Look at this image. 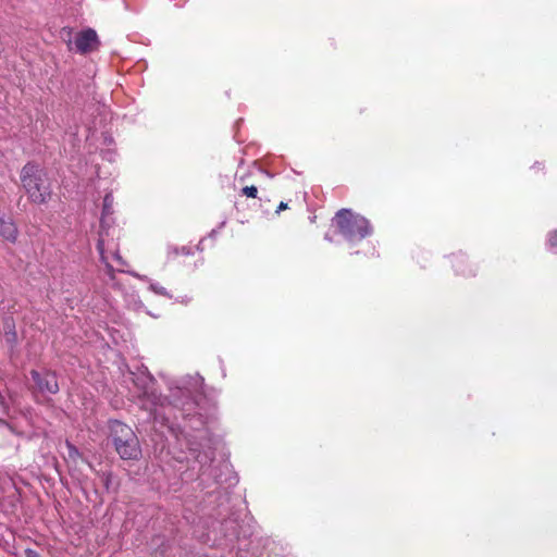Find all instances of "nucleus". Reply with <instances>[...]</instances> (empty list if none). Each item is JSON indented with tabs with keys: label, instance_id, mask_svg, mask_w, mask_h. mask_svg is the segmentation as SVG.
I'll return each mask as SVG.
<instances>
[{
	"label": "nucleus",
	"instance_id": "1",
	"mask_svg": "<svg viewBox=\"0 0 557 557\" xmlns=\"http://www.w3.org/2000/svg\"><path fill=\"white\" fill-rule=\"evenodd\" d=\"M22 187L28 199L34 203H46L52 189L46 171L36 162H27L21 170Z\"/></svg>",
	"mask_w": 557,
	"mask_h": 557
},
{
	"label": "nucleus",
	"instance_id": "2",
	"mask_svg": "<svg viewBox=\"0 0 557 557\" xmlns=\"http://www.w3.org/2000/svg\"><path fill=\"white\" fill-rule=\"evenodd\" d=\"M110 440L115 451L123 460H137L141 456V448L137 435L131 426L121 422L112 421L110 424Z\"/></svg>",
	"mask_w": 557,
	"mask_h": 557
},
{
	"label": "nucleus",
	"instance_id": "3",
	"mask_svg": "<svg viewBox=\"0 0 557 557\" xmlns=\"http://www.w3.org/2000/svg\"><path fill=\"white\" fill-rule=\"evenodd\" d=\"M338 233L348 242L357 243L372 233L370 222L349 209H341L334 218Z\"/></svg>",
	"mask_w": 557,
	"mask_h": 557
},
{
	"label": "nucleus",
	"instance_id": "4",
	"mask_svg": "<svg viewBox=\"0 0 557 557\" xmlns=\"http://www.w3.org/2000/svg\"><path fill=\"white\" fill-rule=\"evenodd\" d=\"M170 403L181 412L183 419L190 418V420L194 421L191 424L193 429H198L203 425L202 416L197 411V398L188 388L180 386L172 388L170 393Z\"/></svg>",
	"mask_w": 557,
	"mask_h": 557
},
{
	"label": "nucleus",
	"instance_id": "5",
	"mask_svg": "<svg viewBox=\"0 0 557 557\" xmlns=\"http://www.w3.org/2000/svg\"><path fill=\"white\" fill-rule=\"evenodd\" d=\"M29 375L33 381L29 391L37 400L39 397L48 399L51 395L59 393L58 375L54 371L46 368L40 370L33 369Z\"/></svg>",
	"mask_w": 557,
	"mask_h": 557
},
{
	"label": "nucleus",
	"instance_id": "6",
	"mask_svg": "<svg viewBox=\"0 0 557 557\" xmlns=\"http://www.w3.org/2000/svg\"><path fill=\"white\" fill-rule=\"evenodd\" d=\"M113 248H115V240H114L113 236H111L108 232H102L100 234V237L98 238L97 249L100 255V260L106 265V273L111 280H114V277H115V275H114L115 269L109 262V257L107 256V249H113Z\"/></svg>",
	"mask_w": 557,
	"mask_h": 557
},
{
	"label": "nucleus",
	"instance_id": "7",
	"mask_svg": "<svg viewBox=\"0 0 557 557\" xmlns=\"http://www.w3.org/2000/svg\"><path fill=\"white\" fill-rule=\"evenodd\" d=\"M74 44L79 53L86 54L98 48V35L92 28L84 29L76 35Z\"/></svg>",
	"mask_w": 557,
	"mask_h": 557
},
{
	"label": "nucleus",
	"instance_id": "8",
	"mask_svg": "<svg viewBox=\"0 0 557 557\" xmlns=\"http://www.w3.org/2000/svg\"><path fill=\"white\" fill-rule=\"evenodd\" d=\"M113 201H114V198H113L112 194L111 193L106 194V196L103 198V205H102L99 235L102 232H108L111 236L114 237L115 230L113 228L111 232V215L113 214Z\"/></svg>",
	"mask_w": 557,
	"mask_h": 557
},
{
	"label": "nucleus",
	"instance_id": "9",
	"mask_svg": "<svg viewBox=\"0 0 557 557\" xmlns=\"http://www.w3.org/2000/svg\"><path fill=\"white\" fill-rule=\"evenodd\" d=\"M17 227L15 226L13 220L9 216L1 215L0 216V236L4 239L14 243L17 238Z\"/></svg>",
	"mask_w": 557,
	"mask_h": 557
},
{
	"label": "nucleus",
	"instance_id": "10",
	"mask_svg": "<svg viewBox=\"0 0 557 557\" xmlns=\"http://www.w3.org/2000/svg\"><path fill=\"white\" fill-rule=\"evenodd\" d=\"M190 450L195 454V459L200 463V471L206 473V467L213 460L214 451L208 446L202 451H199L197 447L191 446Z\"/></svg>",
	"mask_w": 557,
	"mask_h": 557
},
{
	"label": "nucleus",
	"instance_id": "11",
	"mask_svg": "<svg viewBox=\"0 0 557 557\" xmlns=\"http://www.w3.org/2000/svg\"><path fill=\"white\" fill-rule=\"evenodd\" d=\"M10 400L0 392V414H10ZM0 425L8 428L12 433H16L13 425L5 421L3 418H0Z\"/></svg>",
	"mask_w": 557,
	"mask_h": 557
},
{
	"label": "nucleus",
	"instance_id": "12",
	"mask_svg": "<svg viewBox=\"0 0 557 557\" xmlns=\"http://www.w3.org/2000/svg\"><path fill=\"white\" fill-rule=\"evenodd\" d=\"M465 263H466V259L463 256H455L454 257V267H455L457 273H460L463 275L472 274V271H466L465 269H462V265Z\"/></svg>",
	"mask_w": 557,
	"mask_h": 557
},
{
	"label": "nucleus",
	"instance_id": "13",
	"mask_svg": "<svg viewBox=\"0 0 557 557\" xmlns=\"http://www.w3.org/2000/svg\"><path fill=\"white\" fill-rule=\"evenodd\" d=\"M107 256L110 258V256L117 262L119 265L124 267L126 265L125 260L122 258V256L119 252V246L117 243H115V248L113 249H107Z\"/></svg>",
	"mask_w": 557,
	"mask_h": 557
},
{
	"label": "nucleus",
	"instance_id": "14",
	"mask_svg": "<svg viewBox=\"0 0 557 557\" xmlns=\"http://www.w3.org/2000/svg\"><path fill=\"white\" fill-rule=\"evenodd\" d=\"M103 483L107 491H110L113 480V473L111 471H103L98 474Z\"/></svg>",
	"mask_w": 557,
	"mask_h": 557
},
{
	"label": "nucleus",
	"instance_id": "15",
	"mask_svg": "<svg viewBox=\"0 0 557 557\" xmlns=\"http://www.w3.org/2000/svg\"><path fill=\"white\" fill-rule=\"evenodd\" d=\"M242 194L249 198H256L258 194V189L256 186H246L242 189Z\"/></svg>",
	"mask_w": 557,
	"mask_h": 557
},
{
	"label": "nucleus",
	"instance_id": "16",
	"mask_svg": "<svg viewBox=\"0 0 557 557\" xmlns=\"http://www.w3.org/2000/svg\"><path fill=\"white\" fill-rule=\"evenodd\" d=\"M150 289L153 290L158 295L169 296V294L166 292V288L161 286V285H159L158 283H151L150 284Z\"/></svg>",
	"mask_w": 557,
	"mask_h": 557
},
{
	"label": "nucleus",
	"instance_id": "17",
	"mask_svg": "<svg viewBox=\"0 0 557 557\" xmlns=\"http://www.w3.org/2000/svg\"><path fill=\"white\" fill-rule=\"evenodd\" d=\"M547 244L549 248H557V230L548 234Z\"/></svg>",
	"mask_w": 557,
	"mask_h": 557
},
{
	"label": "nucleus",
	"instance_id": "18",
	"mask_svg": "<svg viewBox=\"0 0 557 557\" xmlns=\"http://www.w3.org/2000/svg\"><path fill=\"white\" fill-rule=\"evenodd\" d=\"M66 447L69 450V457L71 459H76L77 457H79V451L73 444H71L70 442H66Z\"/></svg>",
	"mask_w": 557,
	"mask_h": 557
},
{
	"label": "nucleus",
	"instance_id": "19",
	"mask_svg": "<svg viewBox=\"0 0 557 557\" xmlns=\"http://www.w3.org/2000/svg\"><path fill=\"white\" fill-rule=\"evenodd\" d=\"M183 253V255H189L190 253V249L187 248V247H182L181 249H178L177 247H171L170 248V253H173V255H178V253Z\"/></svg>",
	"mask_w": 557,
	"mask_h": 557
},
{
	"label": "nucleus",
	"instance_id": "20",
	"mask_svg": "<svg viewBox=\"0 0 557 557\" xmlns=\"http://www.w3.org/2000/svg\"><path fill=\"white\" fill-rule=\"evenodd\" d=\"M25 557H40V555L33 549H26Z\"/></svg>",
	"mask_w": 557,
	"mask_h": 557
},
{
	"label": "nucleus",
	"instance_id": "21",
	"mask_svg": "<svg viewBox=\"0 0 557 557\" xmlns=\"http://www.w3.org/2000/svg\"><path fill=\"white\" fill-rule=\"evenodd\" d=\"M287 208V203L285 202H281L280 206L277 207V210L276 212H281L282 210H285Z\"/></svg>",
	"mask_w": 557,
	"mask_h": 557
}]
</instances>
